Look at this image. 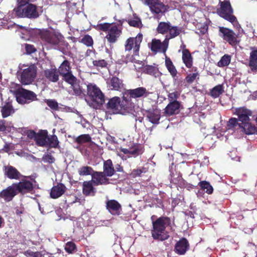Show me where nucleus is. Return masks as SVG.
Returning <instances> with one entry per match:
<instances>
[{
	"instance_id": "48",
	"label": "nucleus",
	"mask_w": 257,
	"mask_h": 257,
	"mask_svg": "<svg viewBox=\"0 0 257 257\" xmlns=\"http://www.w3.org/2000/svg\"><path fill=\"white\" fill-rule=\"evenodd\" d=\"M128 23L131 26L139 27L141 25V21L139 18L135 17L133 19H129Z\"/></svg>"
},
{
	"instance_id": "25",
	"label": "nucleus",
	"mask_w": 257,
	"mask_h": 257,
	"mask_svg": "<svg viewBox=\"0 0 257 257\" xmlns=\"http://www.w3.org/2000/svg\"><path fill=\"white\" fill-rule=\"evenodd\" d=\"M120 102V98L118 97H114L108 102L107 104V107L112 110L113 113H117L122 108V106Z\"/></svg>"
},
{
	"instance_id": "34",
	"label": "nucleus",
	"mask_w": 257,
	"mask_h": 257,
	"mask_svg": "<svg viewBox=\"0 0 257 257\" xmlns=\"http://www.w3.org/2000/svg\"><path fill=\"white\" fill-rule=\"evenodd\" d=\"M102 172L108 177H111L114 174L115 171L112 161L110 160L104 161L103 164V172Z\"/></svg>"
},
{
	"instance_id": "22",
	"label": "nucleus",
	"mask_w": 257,
	"mask_h": 257,
	"mask_svg": "<svg viewBox=\"0 0 257 257\" xmlns=\"http://www.w3.org/2000/svg\"><path fill=\"white\" fill-rule=\"evenodd\" d=\"M149 121L154 124H157L160 119V110L158 109H150L145 114Z\"/></svg>"
},
{
	"instance_id": "59",
	"label": "nucleus",
	"mask_w": 257,
	"mask_h": 257,
	"mask_svg": "<svg viewBox=\"0 0 257 257\" xmlns=\"http://www.w3.org/2000/svg\"><path fill=\"white\" fill-rule=\"evenodd\" d=\"M26 50L27 53L28 54H31L34 52H35L36 49L35 47L31 45L26 44L25 46Z\"/></svg>"
},
{
	"instance_id": "32",
	"label": "nucleus",
	"mask_w": 257,
	"mask_h": 257,
	"mask_svg": "<svg viewBox=\"0 0 257 257\" xmlns=\"http://www.w3.org/2000/svg\"><path fill=\"white\" fill-rule=\"evenodd\" d=\"M93 182L91 181H84L83 183V193L86 196L94 195L95 191L93 186Z\"/></svg>"
},
{
	"instance_id": "29",
	"label": "nucleus",
	"mask_w": 257,
	"mask_h": 257,
	"mask_svg": "<svg viewBox=\"0 0 257 257\" xmlns=\"http://www.w3.org/2000/svg\"><path fill=\"white\" fill-rule=\"evenodd\" d=\"M181 104L179 102H170L165 108V113L168 115L177 114L180 110Z\"/></svg>"
},
{
	"instance_id": "57",
	"label": "nucleus",
	"mask_w": 257,
	"mask_h": 257,
	"mask_svg": "<svg viewBox=\"0 0 257 257\" xmlns=\"http://www.w3.org/2000/svg\"><path fill=\"white\" fill-rule=\"evenodd\" d=\"M121 151L123 153L124 155H121L119 153H118V155L122 158L123 160H126V157L124 156V155H126L127 157H130V148L129 149H124L121 148L120 149Z\"/></svg>"
},
{
	"instance_id": "20",
	"label": "nucleus",
	"mask_w": 257,
	"mask_h": 257,
	"mask_svg": "<svg viewBox=\"0 0 257 257\" xmlns=\"http://www.w3.org/2000/svg\"><path fill=\"white\" fill-rule=\"evenodd\" d=\"M106 208L111 214L119 215L121 212V205L115 200H109L106 202Z\"/></svg>"
},
{
	"instance_id": "5",
	"label": "nucleus",
	"mask_w": 257,
	"mask_h": 257,
	"mask_svg": "<svg viewBox=\"0 0 257 257\" xmlns=\"http://www.w3.org/2000/svg\"><path fill=\"white\" fill-rule=\"evenodd\" d=\"M17 102L22 104L29 103L37 99L36 94L33 91L19 87L13 91Z\"/></svg>"
},
{
	"instance_id": "3",
	"label": "nucleus",
	"mask_w": 257,
	"mask_h": 257,
	"mask_svg": "<svg viewBox=\"0 0 257 257\" xmlns=\"http://www.w3.org/2000/svg\"><path fill=\"white\" fill-rule=\"evenodd\" d=\"M220 8L217 10L218 15L231 23L234 26H236L239 29H241L240 26L238 24L236 17L232 15L233 10L231 7L229 1H224L220 2Z\"/></svg>"
},
{
	"instance_id": "19",
	"label": "nucleus",
	"mask_w": 257,
	"mask_h": 257,
	"mask_svg": "<svg viewBox=\"0 0 257 257\" xmlns=\"http://www.w3.org/2000/svg\"><path fill=\"white\" fill-rule=\"evenodd\" d=\"M250 49L251 52L248 65L250 68L249 72L255 73L257 72V48L252 47Z\"/></svg>"
},
{
	"instance_id": "33",
	"label": "nucleus",
	"mask_w": 257,
	"mask_h": 257,
	"mask_svg": "<svg viewBox=\"0 0 257 257\" xmlns=\"http://www.w3.org/2000/svg\"><path fill=\"white\" fill-rule=\"evenodd\" d=\"M5 174L8 178L11 179H18L21 176L20 172L15 168L11 166L5 168Z\"/></svg>"
},
{
	"instance_id": "52",
	"label": "nucleus",
	"mask_w": 257,
	"mask_h": 257,
	"mask_svg": "<svg viewBox=\"0 0 257 257\" xmlns=\"http://www.w3.org/2000/svg\"><path fill=\"white\" fill-rule=\"evenodd\" d=\"M47 104L52 109L57 110L58 109V103L53 99H48L46 100Z\"/></svg>"
},
{
	"instance_id": "12",
	"label": "nucleus",
	"mask_w": 257,
	"mask_h": 257,
	"mask_svg": "<svg viewBox=\"0 0 257 257\" xmlns=\"http://www.w3.org/2000/svg\"><path fill=\"white\" fill-rule=\"evenodd\" d=\"M219 35L232 46H235L237 43L236 36L230 29L224 27L219 28Z\"/></svg>"
},
{
	"instance_id": "18",
	"label": "nucleus",
	"mask_w": 257,
	"mask_h": 257,
	"mask_svg": "<svg viewBox=\"0 0 257 257\" xmlns=\"http://www.w3.org/2000/svg\"><path fill=\"white\" fill-rule=\"evenodd\" d=\"M94 185L98 186L99 185H106L109 182L108 179L105 174L101 172H95L92 174V180Z\"/></svg>"
},
{
	"instance_id": "16",
	"label": "nucleus",
	"mask_w": 257,
	"mask_h": 257,
	"mask_svg": "<svg viewBox=\"0 0 257 257\" xmlns=\"http://www.w3.org/2000/svg\"><path fill=\"white\" fill-rule=\"evenodd\" d=\"M107 87L111 90L121 91L124 89V85L122 80L117 77L113 76L106 82Z\"/></svg>"
},
{
	"instance_id": "31",
	"label": "nucleus",
	"mask_w": 257,
	"mask_h": 257,
	"mask_svg": "<svg viewBox=\"0 0 257 257\" xmlns=\"http://www.w3.org/2000/svg\"><path fill=\"white\" fill-rule=\"evenodd\" d=\"M143 63L144 64L143 62ZM143 67V72L146 74L154 76L155 77H158L160 75L159 69L155 64H154L153 65L146 66H144V65L141 68H142Z\"/></svg>"
},
{
	"instance_id": "58",
	"label": "nucleus",
	"mask_w": 257,
	"mask_h": 257,
	"mask_svg": "<svg viewBox=\"0 0 257 257\" xmlns=\"http://www.w3.org/2000/svg\"><path fill=\"white\" fill-rule=\"evenodd\" d=\"M110 24H107V23H104L102 24H100L99 26V29L103 31H107V32L109 31V29H110V28L112 27Z\"/></svg>"
},
{
	"instance_id": "40",
	"label": "nucleus",
	"mask_w": 257,
	"mask_h": 257,
	"mask_svg": "<svg viewBox=\"0 0 257 257\" xmlns=\"http://www.w3.org/2000/svg\"><path fill=\"white\" fill-rule=\"evenodd\" d=\"M143 153V149L141 146L135 145L130 148L129 157H136Z\"/></svg>"
},
{
	"instance_id": "15",
	"label": "nucleus",
	"mask_w": 257,
	"mask_h": 257,
	"mask_svg": "<svg viewBox=\"0 0 257 257\" xmlns=\"http://www.w3.org/2000/svg\"><path fill=\"white\" fill-rule=\"evenodd\" d=\"M238 125L240 131L245 135L254 134L257 131L255 126L251 122V119L238 122Z\"/></svg>"
},
{
	"instance_id": "14",
	"label": "nucleus",
	"mask_w": 257,
	"mask_h": 257,
	"mask_svg": "<svg viewBox=\"0 0 257 257\" xmlns=\"http://www.w3.org/2000/svg\"><path fill=\"white\" fill-rule=\"evenodd\" d=\"M234 114L237 116L238 122L250 119L252 112L245 107H240L233 109Z\"/></svg>"
},
{
	"instance_id": "36",
	"label": "nucleus",
	"mask_w": 257,
	"mask_h": 257,
	"mask_svg": "<svg viewBox=\"0 0 257 257\" xmlns=\"http://www.w3.org/2000/svg\"><path fill=\"white\" fill-rule=\"evenodd\" d=\"M165 65L167 67L168 70L170 72V74L172 76V77H174L176 76L177 74V71L174 65L171 60L168 58V57L165 56Z\"/></svg>"
},
{
	"instance_id": "24",
	"label": "nucleus",
	"mask_w": 257,
	"mask_h": 257,
	"mask_svg": "<svg viewBox=\"0 0 257 257\" xmlns=\"http://www.w3.org/2000/svg\"><path fill=\"white\" fill-rule=\"evenodd\" d=\"M70 69V63L67 60H64L59 67V72L64 77L65 81L67 77H74L71 73Z\"/></svg>"
},
{
	"instance_id": "27",
	"label": "nucleus",
	"mask_w": 257,
	"mask_h": 257,
	"mask_svg": "<svg viewBox=\"0 0 257 257\" xmlns=\"http://www.w3.org/2000/svg\"><path fill=\"white\" fill-rule=\"evenodd\" d=\"M66 189V187L63 184H58L51 189L50 196L54 199L58 198L65 193Z\"/></svg>"
},
{
	"instance_id": "23",
	"label": "nucleus",
	"mask_w": 257,
	"mask_h": 257,
	"mask_svg": "<svg viewBox=\"0 0 257 257\" xmlns=\"http://www.w3.org/2000/svg\"><path fill=\"white\" fill-rule=\"evenodd\" d=\"M189 244L187 240L185 238H182L178 241L175 246V251L180 255L185 253L188 249Z\"/></svg>"
},
{
	"instance_id": "64",
	"label": "nucleus",
	"mask_w": 257,
	"mask_h": 257,
	"mask_svg": "<svg viewBox=\"0 0 257 257\" xmlns=\"http://www.w3.org/2000/svg\"><path fill=\"white\" fill-rule=\"evenodd\" d=\"M86 54L87 56H89V55H90L91 54H94V52L92 50H89L87 51Z\"/></svg>"
},
{
	"instance_id": "13",
	"label": "nucleus",
	"mask_w": 257,
	"mask_h": 257,
	"mask_svg": "<svg viewBox=\"0 0 257 257\" xmlns=\"http://www.w3.org/2000/svg\"><path fill=\"white\" fill-rule=\"evenodd\" d=\"M168 38H165L163 42H161L159 40L154 39L152 41L151 49L155 52H162L166 56L165 53L168 47Z\"/></svg>"
},
{
	"instance_id": "53",
	"label": "nucleus",
	"mask_w": 257,
	"mask_h": 257,
	"mask_svg": "<svg viewBox=\"0 0 257 257\" xmlns=\"http://www.w3.org/2000/svg\"><path fill=\"white\" fill-rule=\"evenodd\" d=\"M179 92L178 91H174L168 94V99H169L170 102H178L177 99L179 97Z\"/></svg>"
},
{
	"instance_id": "63",
	"label": "nucleus",
	"mask_w": 257,
	"mask_h": 257,
	"mask_svg": "<svg viewBox=\"0 0 257 257\" xmlns=\"http://www.w3.org/2000/svg\"><path fill=\"white\" fill-rule=\"evenodd\" d=\"M23 210L22 209H21L17 208L16 210V213L17 215L21 214L23 213Z\"/></svg>"
},
{
	"instance_id": "17",
	"label": "nucleus",
	"mask_w": 257,
	"mask_h": 257,
	"mask_svg": "<svg viewBox=\"0 0 257 257\" xmlns=\"http://www.w3.org/2000/svg\"><path fill=\"white\" fill-rule=\"evenodd\" d=\"M17 194L16 188L13 184L0 192V198L6 202H10Z\"/></svg>"
},
{
	"instance_id": "54",
	"label": "nucleus",
	"mask_w": 257,
	"mask_h": 257,
	"mask_svg": "<svg viewBox=\"0 0 257 257\" xmlns=\"http://www.w3.org/2000/svg\"><path fill=\"white\" fill-rule=\"evenodd\" d=\"M24 254L27 257H41L42 254L39 251L33 252L31 250H27L24 252Z\"/></svg>"
},
{
	"instance_id": "51",
	"label": "nucleus",
	"mask_w": 257,
	"mask_h": 257,
	"mask_svg": "<svg viewBox=\"0 0 257 257\" xmlns=\"http://www.w3.org/2000/svg\"><path fill=\"white\" fill-rule=\"evenodd\" d=\"M147 170L145 168H141L137 169H134L131 173V175L133 177L140 176L142 173L146 172Z\"/></svg>"
},
{
	"instance_id": "37",
	"label": "nucleus",
	"mask_w": 257,
	"mask_h": 257,
	"mask_svg": "<svg viewBox=\"0 0 257 257\" xmlns=\"http://www.w3.org/2000/svg\"><path fill=\"white\" fill-rule=\"evenodd\" d=\"M171 24L170 22H160L157 28L159 33L164 34L168 33Z\"/></svg>"
},
{
	"instance_id": "56",
	"label": "nucleus",
	"mask_w": 257,
	"mask_h": 257,
	"mask_svg": "<svg viewBox=\"0 0 257 257\" xmlns=\"http://www.w3.org/2000/svg\"><path fill=\"white\" fill-rule=\"evenodd\" d=\"M238 118L232 117L228 121L227 125L228 129H231L235 127L236 125H238Z\"/></svg>"
},
{
	"instance_id": "46",
	"label": "nucleus",
	"mask_w": 257,
	"mask_h": 257,
	"mask_svg": "<svg viewBox=\"0 0 257 257\" xmlns=\"http://www.w3.org/2000/svg\"><path fill=\"white\" fill-rule=\"evenodd\" d=\"M91 137L89 135L84 134L77 137L75 139V142L79 144H82L83 143L89 142L91 141Z\"/></svg>"
},
{
	"instance_id": "6",
	"label": "nucleus",
	"mask_w": 257,
	"mask_h": 257,
	"mask_svg": "<svg viewBox=\"0 0 257 257\" xmlns=\"http://www.w3.org/2000/svg\"><path fill=\"white\" fill-rule=\"evenodd\" d=\"M42 40L47 44L55 48L59 47V45L63 42V37L59 34L49 31L43 32L41 34Z\"/></svg>"
},
{
	"instance_id": "30",
	"label": "nucleus",
	"mask_w": 257,
	"mask_h": 257,
	"mask_svg": "<svg viewBox=\"0 0 257 257\" xmlns=\"http://www.w3.org/2000/svg\"><path fill=\"white\" fill-rule=\"evenodd\" d=\"M182 59L185 66L188 68H192L193 57L189 51L187 49L182 50Z\"/></svg>"
},
{
	"instance_id": "49",
	"label": "nucleus",
	"mask_w": 257,
	"mask_h": 257,
	"mask_svg": "<svg viewBox=\"0 0 257 257\" xmlns=\"http://www.w3.org/2000/svg\"><path fill=\"white\" fill-rule=\"evenodd\" d=\"M81 42L87 46H92L93 43V39L89 35H85L82 39Z\"/></svg>"
},
{
	"instance_id": "62",
	"label": "nucleus",
	"mask_w": 257,
	"mask_h": 257,
	"mask_svg": "<svg viewBox=\"0 0 257 257\" xmlns=\"http://www.w3.org/2000/svg\"><path fill=\"white\" fill-rule=\"evenodd\" d=\"M38 136L35 134L34 131H30L28 134V136L30 138L34 137L35 139H36V137Z\"/></svg>"
},
{
	"instance_id": "61",
	"label": "nucleus",
	"mask_w": 257,
	"mask_h": 257,
	"mask_svg": "<svg viewBox=\"0 0 257 257\" xmlns=\"http://www.w3.org/2000/svg\"><path fill=\"white\" fill-rule=\"evenodd\" d=\"M6 121L3 119L0 120V131L4 132L6 130Z\"/></svg>"
},
{
	"instance_id": "43",
	"label": "nucleus",
	"mask_w": 257,
	"mask_h": 257,
	"mask_svg": "<svg viewBox=\"0 0 257 257\" xmlns=\"http://www.w3.org/2000/svg\"><path fill=\"white\" fill-rule=\"evenodd\" d=\"M36 143L40 146H48L47 136L38 135L35 139Z\"/></svg>"
},
{
	"instance_id": "9",
	"label": "nucleus",
	"mask_w": 257,
	"mask_h": 257,
	"mask_svg": "<svg viewBox=\"0 0 257 257\" xmlns=\"http://www.w3.org/2000/svg\"><path fill=\"white\" fill-rule=\"evenodd\" d=\"M87 94L93 101L102 104L104 102V96L100 89L94 84L87 85Z\"/></svg>"
},
{
	"instance_id": "4",
	"label": "nucleus",
	"mask_w": 257,
	"mask_h": 257,
	"mask_svg": "<svg viewBox=\"0 0 257 257\" xmlns=\"http://www.w3.org/2000/svg\"><path fill=\"white\" fill-rule=\"evenodd\" d=\"M20 6L16 10V14L20 17H27L30 19H35L39 16V12L36 6L32 4L25 5L27 3L22 4L20 1Z\"/></svg>"
},
{
	"instance_id": "44",
	"label": "nucleus",
	"mask_w": 257,
	"mask_h": 257,
	"mask_svg": "<svg viewBox=\"0 0 257 257\" xmlns=\"http://www.w3.org/2000/svg\"><path fill=\"white\" fill-rule=\"evenodd\" d=\"M93 172L91 167L89 166H83L80 167L78 171V174L80 176H87L91 175Z\"/></svg>"
},
{
	"instance_id": "10",
	"label": "nucleus",
	"mask_w": 257,
	"mask_h": 257,
	"mask_svg": "<svg viewBox=\"0 0 257 257\" xmlns=\"http://www.w3.org/2000/svg\"><path fill=\"white\" fill-rule=\"evenodd\" d=\"M36 182L34 180H29L28 178L22 180L18 183L14 184L17 194L21 193L25 194L32 191L34 188V183Z\"/></svg>"
},
{
	"instance_id": "39",
	"label": "nucleus",
	"mask_w": 257,
	"mask_h": 257,
	"mask_svg": "<svg viewBox=\"0 0 257 257\" xmlns=\"http://www.w3.org/2000/svg\"><path fill=\"white\" fill-rule=\"evenodd\" d=\"M223 92L224 89L223 85L219 84L213 87L210 91V94L212 97L217 98Z\"/></svg>"
},
{
	"instance_id": "45",
	"label": "nucleus",
	"mask_w": 257,
	"mask_h": 257,
	"mask_svg": "<svg viewBox=\"0 0 257 257\" xmlns=\"http://www.w3.org/2000/svg\"><path fill=\"white\" fill-rule=\"evenodd\" d=\"M199 186L203 190L206 189V192L208 194L212 193L213 189L209 182L205 181H201L199 183Z\"/></svg>"
},
{
	"instance_id": "60",
	"label": "nucleus",
	"mask_w": 257,
	"mask_h": 257,
	"mask_svg": "<svg viewBox=\"0 0 257 257\" xmlns=\"http://www.w3.org/2000/svg\"><path fill=\"white\" fill-rule=\"evenodd\" d=\"M44 161L46 162H48L49 163H52L54 162L55 159L54 158L51 156V155H47L44 157Z\"/></svg>"
},
{
	"instance_id": "47",
	"label": "nucleus",
	"mask_w": 257,
	"mask_h": 257,
	"mask_svg": "<svg viewBox=\"0 0 257 257\" xmlns=\"http://www.w3.org/2000/svg\"><path fill=\"white\" fill-rule=\"evenodd\" d=\"M48 146L56 148L58 145V141L56 136H47Z\"/></svg>"
},
{
	"instance_id": "8",
	"label": "nucleus",
	"mask_w": 257,
	"mask_h": 257,
	"mask_svg": "<svg viewBox=\"0 0 257 257\" xmlns=\"http://www.w3.org/2000/svg\"><path fill=\"white\" fill-rule=\"evenodd\" d=\"M143 3L149 7L153 14L160 16L164 15L168 9L167 5L159 0H144Z\"/></svg>"
},
{
	"instance_id": "28",
	"label": "nucleus",
	"mask_w": 257,
	"mask_h": 257,
	"mask_svg": "<svg viewBox=\"0 0 257 257\" xmlns=\"http://www.w3.org/2000/svg\"><path fill=\"white\" fill-rule=\"evenodd\" d=\"M44 76L49 81L56 82L59 80V72L56 68L47 69L44 71Z\"/></svg>"
},
{
	"instance_id": "50",
	"label": "nucleus",
	"mask_w": 257,
	"mask_h": 257,
	"mask_svg": "<svg viewBox=\"0 0 257 257\" xmlns=\"http://www.w3.org/2000/svg\"><path fill=\"white\" fill-rule=\"evenodd\" d=\"M93 65L97 67L104 68L107 66V62L103 59L93 60L92 61Z\"/></svg>"
},
{
	"instance_id": "1",
	"label": "nucleus",
	"mask_w": 257,
	"mask_h": 257,
	"mask_svg": "<svg viewBox=\"0 0 257 257\" xmlns=\"http://www.w3.org/2000/svg\"><path fill=\"white\" fill-rule=\"evenodd\" d=\"M143 40V35L139 34L135 38H130L127 39L125 44V51L132 52L131 55H126L124 62H133L134 63L135 69L137 71H139L142 66L144 65L143 61L138 59L139 56V52L140 47V44Z\"/></svg>"
},
{
	"instance_id": "35",
	"label": "nucleus",
	"mask_w": 257,
	"mask_h": 257,
	"mask_svg": "<svg viewBox=\"0 0 257 257\" xmlns=\"http://www.w3.org/2000/svg\"><path fill=\"white\" fill-rule=\"evenodd\" d=\"M181 28L171 25L168 32L169 35H167L165 38H168L169 41L170 39L178 36L181 33Z\"/></svg>"
},
{
	"instance_id": "38",
	"label": "nucleus",
	"mask_w": 257,
	"mask_h": 257,
	"mask_svg": "<svg viewBox=\"0 0 257 257\" xmlns=\"http://www.w3.org/2000/svg\"><path fill=\"white\" fill-rule=\"evenodd\" d=\"M192 71H193L194 72L188 74L185 78L186 81L189 84L192 83L196 79H199V74L196 67H193Z\"/></svg>"
},
{
	"instance_id": "21",
	"label": "nucleus",
	"mask_w": 257,
	"mask_h": 257,
	"mask_svg": "<svg viewBox=\"0 0 257 257\" xmlns=\"http://www.w3.org/2000/svg\"><path fill=\"white\" fill-rule=\"evenodd\" d=\"M120 34L121 31L116 26L113 25L109 29L105 38L109 43H114L120 36Z\"/></svg>"
},
{
	"instance_id": "2",
	"label": "nucleus",
	"mask_w": 257,
	"mask_h": 257,
	"mask_svg": "<svg viewBox=\"0 0 257 257\" xmlns=\"http://www.w3.org/2000/svg\"><path fill=\"white\" fill-rule=\"evenodd\" d=\"M170 218L166 217H160L155 221H153V228L152 230L153 238L161 241L168 239L169 235L166 231V228L170 224Z\"/></svg>"
},
{
	"instance_id": "11",
	"label": "nucleus",
	"mask_w": 257,
	"mask_h": 257,
	"mask_svg": "<svg viewBox=\"0 0 257 257\" xmlns=\"http://www.w3.org/2000/svg\"><path fill=\"white\" fill-rule=\"evenodd\" d=\"M66 81L71 85V94L78 96H83L84 90L80 84V81L75 76L67 77Z\"/></svg>"
},
{
	"instance_id": "55",
	"label": "nucleus",
	"mask_w": 257,
	"mask_h": 257,
	"mask_svg": "<svg viewBox=\"0 0 257 257\" xmlns=\"http://www.w3.org/2000/svg\"><path fill=\"white\" fill-rule=\"evenodd\" d=\"M76 246L74 243L72 242H67L65 246V250L69 253H72V252L75 249Z\"/></svg>"
},
{
	"instance_id": "42",
	"label": "nucleus",
	"mask_w": 257,
	"mask_h": 257,
	"mask_svg": "<svg viewBox=\"0 0 257 257\" xmlns=\"http://www.w3.org/2000/svg\"><path fill=\"white\" fill-rule=\"evenodd\" d=\"M230 61L231 56L228 54H225L221 57L217 65L220 67L226 66L229 64Z\"/></svg>"
},
{
	"instance_id": "41",
	"label": "nucleus",
	"mask_w": 257,
	"mask_h": 257,
	"mask_svg": "<svg viewBox=\"0 0 257 257\" xmlns=\"http://www.w3.org/2000/svg\"><path fill=\"white\" fill-rule=\"evenodd\" d=\"M1 112L3 117H7L10 115L12 113L14 112L12 108V106L10 103H7L5 105L2 110Z\"/></svg>"
},
{
	"instance_id": "7",
	"label": "nucleus",
	"mask_w": 257,
	"mask_h": 257,
	"mask_svg": "<svg viewBox=\"0 0 257 257\" xmlns=\"http://www.w3.org/2000/svg\"><path fill=\"white\" fill-rule=\"evenodd\" d=\"M21 82L24 85L31 84L36 78L37 67L34 64L31 65L28 67L21 69Z\"/></svg>"
},
{
	"instance_id": "26",
	"label": "nucleus",
	"mask_w": 257,
	"mask_h": 257,
	"mask_svg": "<svg viewBox=\"0 0 257 257\" xmlns=\"http://www.w3.org/2000/svg\"><path fill=\"white\" fill-rule=\"evenodd\" d=\"M127 92L128 94L130 95L131 97L135 98L141 97H146L149 94L147 89L143 87L128 90Z\"/></svg>"
}]
</instances>
